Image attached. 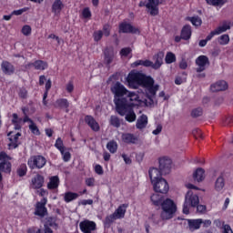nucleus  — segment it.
I'll return each mask as SVG.
<instances>
[{"label": "nucleus", "instance_id": "1", "mask_svg": "<svg viewBox=\"0 0 233 233\" xmlns=\"http://www.w3.org/2000/svg\"><path fill=\"white\" fill-rule=\"evenodd\" d=\"M111 92L114 94V103L116 112L119 116H126L125 119L128 123H134L137 119L134 106L140 103L139 95L136 92L128 91L123 84L116 82L112 87Z\"/></svg>", "mask_w": 233, "mask_h": 233}, {"label": "nucleus", "instance_id": "2", "mask_svg": "<svg viewBox=\"0 0 233 233\" xmlns=\"http://www.w3.org/2000/svg\"><path fill=\"white\" fill-rule=\"evenodd\" d=\"M127 83L129 88L136 89L139 88V86L146 88V92L149 99L155 97L157 90H159V85L154 86V78L150 76H145V75L136 71H131L128 74L127 77Z\"/></svg>", "mask_w": 233, "mask_h": 233}, {"label": "nucleus", "instance_id": "3", "mask_svg": "<svg viewBox=\"0 0 233 233\" xmlns=\"http://www.w3.org/2000/svg\"><path fill=\"white\" fill-rule=\"evenodd\" d=\"M160 206L162 208V211L160 213L161 219H172L174 218V215L176 214V211L177 210L176 203H174L172 199L167 198L162 202Z\"/></svg>", "mask_w": 233, "mask_h": 233}, {"label": "nucleus", "instance_id": "4", "mask_svg": "<svg viewBox=\"0 0 233 233\" xmlns=\"http://www.w3.org/2000/svg\"><path fill=\"white\" fill-rule=\"evenodd\" d=\"M199 205V197L192 190L187 191L186 198H185V202L183 205V214H189L190 213V207H198Z\"/></svg>", "mask_w": 233, "mask_h": 233}, {"label": "nucleus", "instance_id": "5", "mask_svg": "<svg viewBox=\"0 0 233 233\" xmlns=\"http://www.w3.org/2000/svg\"><path fill=\"white\" fill-rule=\"evenodd\" d=\"M127 208H128V204L120 205L113 214L106 218L105 225H112L116 219H123V218H125V214H127Z\"/></svg>", "mask_w": 233, "mask_h": 233}, {"label": "nucleus", "instance_id": "6", "mask_svg": "<svg viewBox=\"0 0 233 233\" xmlns=\"http://www.w3.org/2000/svg\"><path fill=\"white\" fill-rule=\"evenodd\" d=\"M27 165L31 170L35 168L41 169L46 165V158L41 155L34 156L28 159Z\"/></svg>", "mask_w": 233, "mask_h": 233}, {"label": "nucleus", "instance_id": "7", "mask_svg": "<svg viewBox=\"0 0 233 233\" xmlns=\"http://www.w3.org/2000/svg\"><path fill=\"white\" fill-rule=\"evenodd\" d=\"M10 157L5 152H0V171L5 172V174H10L12 172V163H10Z\"/></svg>", "mask_w": 233, "mask_h": 233}, {"label": "nucleus", "instance_id": "8", "mask_svg": "<svg viewBox=\"0 0 233 233\" xmlns=\"http://www.w3.org/2000/svg\"><path fill=\"white\" fill-rule=\"evenodd\" d=\"M46 203H48V199L46 198H43L41 201L35 204V216H38L39 218H45V216H47L48 209L46 208Z\"/></svg>", "mask_w": 233, "mask_h": 233}, {"label": "nucleus", "instance_id": "9", "mask_svg": "<svg viewBox=\"0 0 233 233\" xmlns=\"http://www.w3.org/2000/svg\"><path fill=\"white\" fill-rule=\"evenodd\" d=\"M158 163L161 174H164V176L170 174V170H172V159L170 157H162L158 159Z\"/></svg>", "mask_w": 233, "mask_h": 233}, {"label": "nucleus", "instance_id": "10", "mask_svg": "<svg viewBox=\"0 0 233 233\" xmlns=\"http://www.w3.org/2000/svg\"><path fill=\"white\" fill-rule=\"evenodd\" d=\"M152 185L155 192H158L159 194H167L170 190L168 182L165 178H160L158 181L153 182Z\"/></svg>", "mask_w": 233, "mask_h": 233}, {"label": "nucleus", "instance_id": "11", "mask_svg": "<svg viewBox=\"0 0 233 233\" xmlns=\"http://www.w3.org/2000/svg\"><path fill=\"white\" fill-rule=\"evenodd\" d=\"M147 12L153 17L159 15V0H147L146 5Z\"/></svg>", "mask_w": 233, "mask_h": 233}, {"label": "nucleus", "instance_id": "12", "mask_svg": "<svg viewBox=\"0 0 233 233\" xmlns=\"http://www.w3.org/2000/svg\"><path fill=\"white\" fill-rule=\"evenodd\" d=\"M119 32L122 34H136L137 35L141 34V31L137 27L127 22H122L119 25Z\"/></svg>", "mask_w": 233, "mask_h": 233}, {"label": "nucleus", "instance_id": "13", "mask_svg": "<svg viewBox=\"0 0 233 233\" xmlns=\"http://www.w3.org/2000/svg\"><path fill=\"white\" fill-rule=\"evenodd\" d=\"M79 227L81 232L83 233H92L95 232V230L97 228L96 222L88 219L80 222Z\"/></svg>", "mask_w": 233, "mask_h": 233}, {"label": "nucleus", "instance_id": "14", "mask_svg": "<svg viewBox=\"0 0 233 233\" xmlns=\"http://www.w3.org/2000/svg\"><path fill=\"white\" fill-rule=\"evenodd\" d=\"M196 65H197V72L199 74L201 72H205L207 69V66L210 65V60H208V56H199L196 59Z\"/></svg>", "mask_w": 233, "mask_h": 233}, {"label": "nucleus", "instance_id": "15", "mask_svg": "<svg viewBox=\"0 0 233 233\" xmlns=\"http://www.w3.org/2000/svg\"><path fill=\"white\" fill-rule=\"evenodd\" d=\"M8 148L9 150H13L14 148H17L19 147V137H21V133H14L9 132L8 133Z\"/></svg>", "mask_w": 233, "mask_h": 233}, {"label": "nucleus", "instance_id": "16", "mask_svg": "<svg viewBox=\"0 0 233 233\" xmlns=\"http://www.w3.org/2000/svg\"><path fill=\"white\" fill-rule=\"evenodd\" d=\"M43 185H45V177H43L42 175H36L32 178L30 187L34 190H37L39 188H42Z\"/></svg>", "mask_w": 233, "mask_h": 233}, {"label": "nucleus", "instance_id": "17", "mask_svg": "<svg viewBox=\"0 0 233 233\" xmlns=\"http://www.w3.org/2000/svg\"><path fill=\"white\" fill-rule=\"evenodd\" d=\"M85 123L88 125V127L93 130V132H99L101 130V127H99V123L92 116H85Z\"/></svg>", "mask_w": 233, "mask_h": 233}, {"label": "nucleus", "instance_id": "18", "mask_svg": "<svg viewBox=\"0 0 233 233\" xmlns=\"http://www.w3.org/2000/svg\"><path fill=\"white\" fill-rule=\"evenodd\" d=\"M148 174L151 184L159 181V179H163V177H161L163 175V173H161V169H157V167L150 168Z\"/></svg>", "mask_w": 233, "mask_h": 233}, {"label": "nucleus", "instance_id": "19", "mask_svg": "<svg viewBox=\"0 0 233 233\" xmlns=\"http://www.w3.org/2000/svg\"><path fill=\"white\" fill-rule=\"evenodd\" d=\"M1 70L5 76H12L15 72V67L8 61H3Z\"/></svg>", "mask_w": 233, "mask_h": 233}, {"label": "nucleus", "instance_id": "20", "mask_svg": "<svg viewBox=\"0 0 233 233\" xmlns=\"http://www.w3.org/2000/svg\"><path fill=\"white\" fill-rule=\"evenodd\" d=\"M26 68H35V70H46L48 64L43 60H36L33 63H28L25 66Z\"/></svg>", "mask_w": 233, "mask_h": 233}, {"label": "nucleus", "instance_id": "21", "mask_svg": "<svg viewBox=\"0 0 233 233\" xmlns=\"http://www.w3.org/2000/svg\"><path fill=\"white\" fill-rule=\"evenodd\" d=\"M227 88H228V84L225 80L218 81L210 86L211 92H223Z\"/></svg>", "mask_w": 233, "mask_h": 233}, {"label": "nucleus", "instance_id": "22", "mask_svg": "<svg viewBox=\"0 0 233 233\" xmlns=\"http://www.w3.org/2000/svg\"><path fill=\"white\" fill-rule=\"evenodd\" d=\"M65 8V4L61 0H55L52 4L51 12L54 15H60L61 12Z\"/></svg>", "mask_w": 233, "mask_h": 233}, {"label": "nucleus", "instance_id": "23", "mask_svg": "<svg viewBox=\"0 0 233 233\" xmlns=\"http://www.w3.org/2000/svg\"><path fill=\"white\" fill-rule=\"evenodd\" d=\"M104 63L106 65H112L114 57H116V53L112 48H106L104 51Z\"/></svg>", "mask_w": 233, "mask_h": 233}, {"label": "nucleus", "instance_id": "24", "mask_svg": "<svg viewBox=\"0 0 233 233\" xmlns=\"http://www.w3.org/2000/svg\"><path fill=\"white\" fill-rule=\"evenodd\" d=\"M201 223H203V218L187 219V225L191 232H194V230H199V228H201Z\"/></svg>", "mask_w": 233, "mask_h": 233}, {"label": "nucleus", "instance_id": "25", "mask_svg": "<svg viewBox=\"0 0 233 233\" xmlns=\"http://www.w3.org/2000/svg\"><path fill=\"white\" fill-rule=\"evenodd\" d=\"M163 57H165L163 52H159L153 56V59L155 61V63L153 64L154 70L161 68V65H163Z\"/></svg>", "mask_w": 233, "mask_h": 233}, {"label": "nucleus", "instance_id": "26", "mask_svg": "<svg viewBox=\"0 0 233 233\" xmlns=\"http://www.w3.org/2000/svg\"><path fill=\"white\" fill-rule=\"evenodd\" d=\"M147 125L148 116H147V115H142L137 118L136 127L138 128V130H143V128H147Z\"/></svg>", "mask_w": 233, "mask_h": 233}, {"label": "nucleus", "instance_id": "27", "mask_svg": "<svg viewBox=\"0 0 233 233\" xmlns=\"http://www.w3.org/2000/svg\"><path fill=\"white\" fill-rule=\"evenodd\" d=\"M56 108H66V112L68 113V106H70V103H68V99L66 98H59L55 102Z\"/></svg>", "mask_w": 233, "mask_h": 233}, {"label": "nucleus", "instance_id": "28", "mask_svg": "<svg viewBox=\"0 0 233 233\" xmlns=\"http://www.w3.org/2000/svg\"><path fill=\"white\" fill-rule=\"evenodd\" d=\"M59 187V177L53 176L49 178V182L47 183V188L49 190H56V188Z\"/></svg>", "mask_w": 233, "mask_h": 233}, {"label": "nucleus", "instance_id": "29", "mask_svg": "<svg viewBox=\"0 0 233 233\" xmlns=\"http://www.w3.org/2000/svg\"><path fill=\"white\" fill-rule=\"evenodd\" d=\"M122 141L124 143H127L128 145H134L137 141V137L134 136V134L125 133L122 135Z\"/></svg>", "mask_w": 233, "mask_h": 233}, {"label": "nucleus", "instance_id": "30", "mask_svg": "<svg viewBox=\"0 0 233 233\" xmlns=\"http://www.w3.org/2000/svg\"><path fill=\"white\" fill-rule=\"evenodd\" d=\"M193 177L195 181H198V183H201L203 179H205V169L198 167L193 174Z\"/></svg>", "mask_w": 233, "mask_h": 233}, {"label": "nucleus", "instance_id": "31", "mask_svg": "<svg viewBox=\"0 0 233 233\" xmlns=\"http://www.w3.org/2000/svg\"><path fill=\"white\" fill-rule=\"evenodd\" d=\"M191 35H192V28L190 27V25H185L181 31L182 39H184L185 41H187V39H190Z\"/></svg>", "mask_w": 233, "mask_h": 233}, {"label": "nucleus", "instance_id": "32", "mask_svg": "<svg viewBox=\"0 0 233 233\" xmlns=\"http://www.w3.org/2000/svg\"><path fill=\"white\" fill-rule=\"evenodd\" d=\"M77 198H79V194L77 193L68 191L64 194V201L66 203L75 201V199H77Z\"/></svg>", "mask_w": 233, "mask_h": 233}, {"label": "nucleus", "instance_id": "33", "mask_svg": "<svg viewBox=\"0 0 233 233\" xmlns=\"http://www.w3.org/2000/svg\"><path fill=\"white\" fill-rule=\"evenodd\" d=\"M223 188H225V178L220 176L215 181V190L217 192H221Z\"/></svg>", "mask_w": 233, "mask_h": 233}, {"label": "nucleus", "instance_id": "34", "mask_svg": "<svg viewBox=\"0 0 233 233\" xmlns=\"http://www.w3.org/2000/svg\"><path fill=\"white\" fill-rule=\"evenodd\" d=\"M227 30H230V24L224 22L222 25H219L215 29V33L217 35H219L221 34H224V32H227Z\"/></svg>", "mask_w": 233, "mask_h": 233}, {"label": "nucleus", "instance_id": "35", "mask_svg": "<svg viewBox=\"0 0 233 233\" xmlns=\"http://www.w3.org/2000/svg\"><path fill=\"white\" fill-rule=\"evenodd\" d=\"M21 121H23V118H19V116L16 113H14L12 123L15 125V130H21Z\"/></svg>", "mask_w": 233, "mask_h": 233}, {"label": "nucleus", "instance_id": "36", "mask_svg": "<svg viewBox=\"0 0 233 233\" xmlns=\"http://www.w3.org/2000/svg\"><path fill=\"white\" fill-rule=\"evenodd\" d=\"M151 201L155 207H159L163 203V197L159 194H153L151 196Z\"/></svg>", "mask_w": 233, "mask_h": 233}, {"label": "nucleus", "instance_id": "37", "mask_svg": "<svg viewBox=\"0 0 233 233\" xmlns=\"http://www.w3.org/2000/svg\"><path fill=\"white\" fill-rule=\"evenodd\" d=\"M228 0H206V3L208 5H210L211 6H224L227 5V2Z\"/></svg>", "mask_w": 233, "mask_h": 233}, {"label": "nucleus", "instance_id": "38", "mask_svg": "<svg viewBox=\"0 0 233 233\" xmlns=\"http://www.w3.org/2000/svg\"><path fill=\"white\" fill-rule=\"evenodd\" d=\"M106 148L111 154L117 152V142L111 140L106 144Z\"/></svg>", "mask_w": 233, "mask_h": 233}, {"label": "nucleus", "instance_id": "39", "mask_svg": "<svg viewBox=\"0 0 233 233\" xmlns=\"http://www.w3.org/2000/svg\"><path fill=\"white\" fill-rule=\"evenodd\" d=\"M218 42L222 46H225L226 45H228V43H230V36L228 35H222L218 37Z\"/></svg>", "mask_w": 233, "mask_h": 233}, {"label": "nucleus", "instance_id": "40", "mask_svg": "<svg viewBox=\"0 0 233 233\" xmlns=\"http://www.w3.org/2000/svg\"><path fill=\"white\" fill-rule=\"evenodd\" d=\"M27 171H28V168L26 167V164H22L18 167L16 170V174L17 176H19V177H23L26 176Z\"/></svg>", "mask_w": 233, "mask_h": 233}, {"label": "nucleus", "instance_id": "41", "mask_svg": "<svg viewBox=\"0 0 233 233\" xmlns=\"http://www.w3.org/2000/svg\"><path fill=\"white\" fill-rule=\"evenodd\" d=\"M187 21H190L193 26H201L203 24V20H201V17L199 16L188 17Z\"/></svg>", "mask_w": 233, "mask_h": 233}, {"label": "nucleus", "instance_id": "42", "mask_svg": "<svg viewBox=\"0 0 233 233\" xmlns=\"http://www.w3.org/2000/svg\"><path fill=\"white\" fill-rule=\"evenodd\" d=\"M165 61L167 65H172V63H176V55L172 52H167L165 57Z\"/></svg>", "mask_w": 233, "mask_h": 233}, {"label": "nucleus", "instance_id": "43", "mask_svg": "<svg viewBox=\"0 0 233 233\" xmlns=\"http://www.w3.org/2000/svg\"><path fill=\"white\" fill-rule=\"evenodd\" d=\"M55 147L59 152H63V150H66V147H65V144L63 143V139L61 137H58L56 140Z\"/></svg>", "mask_w": 233, "mask_h": 233}, {"label": "nucleus", "instance_id": "44", "mask_svg": "<svg viewBox=\"0 0 233 233\" xmlns=\"http://www.w3.org/2000/svg\"><path fill=\"white\" fill-rule=\"evenodd\" d=\"M110 125H112V127H115L116 128H119V127H121V120H119V117L116 116H111Z\"/></svg>", "mask_w": 233, "mask_h": 233}, {"label": "nucleus", "instance_id": "45", "mask_svg": "<svg viewBox=\"0 0 233 233\" xmlns=\"http://www.w3.org/2000/svg\"><path fill=\"white\" fill-rule=\"evenodd\" d=\"M60 154H61L62 159H63V161H65V163H68V161H70V159H72V155L70 154L69 151H66V149L60 151Z\"/></svg>", "mask_w": 233, "mask_h": 233}, {"label": "nucleus", "instance_id": "46", "mask_svg": "<svg viewBox=\"0 0 233 233\" xmlns=\"http://www.w3.org/2000/svg\"><path fill=\"white\" fill-rule=\"evenodd\" d=\"M29 130H31L32 134H34L35 136H41L39 127H37V125H35V123L34 122L29 125Z\"/></svg>", "mask_w": 233, "mask_h": 233}, {"label": "nucleus", "instance_id": "47", "mask_svg": "<svg viewBox=\"0 0 233 233\" xmlns=\"http://www.w3.org/2000/svg\"><path fill=\"white\" fill-rule=\"evenodd\" d=\"M28 10H30V8L28 7H24L22 9L15 10L12 12V15H23V14H25V12H28Z\"/></svg>", "mask_w": 233, "mask_h": 233}, {"label": "nucleus", "instance_id": "48", "mask_svg": "<svg viewBox=\"0 0 233 233\" xmlns=\"http://www.w3.org/2000/svg\"><path fill=\"white\" fill-rule=\"evenodd\" d=\"M82 15L85 19H88L92 17V12H90V8L88 7L84 8L82 11Z\"/></svg>", "mask_w": 233, "mask_h": 233}, {"label": "nucleus", "instance_id": "49", "mask_svg": "<svg viewBox=\"0 0 233 233\" xmlns=\"http://www.w3.org/2000/svg\"><path fill=\"white\" fill-rule=\"evenodd\" d=\"M203 115V109L201 107H198L196 109H194L191 113V116L193 117H199V116Z\"/></svg>", "mask_w": 233, "mask_h": 233}, {"label": "nucleus", "instance_id": "50", "mask_svg": "<svg viewBox=\"0 0 233 233\" xmlns=\"http://www.w3.org/2000/svg\"><path fill=\"white\" fill-rule=\"evenodd\" d=\"M19 97H21L22 99H26V97L28 96V91H26V88L22 87L19 90L18 93Z\"/></svg>", "mask_w": 233, "mask_h": 233}, {"label": "nucleus", "instance_id": "51", "mask_svg": "<svg viewBox=\"0 0 233 233\" xmlns=\"http://www.w3.org/2000/svg\"><path fill=\"white\" fill-rule=\"evenodd\" d=\"M94 40L95 41H101V39L103 38V31L99 30V31H96L93 35Z\"/></svg>", "mask_w": 233, "mask_h": 233}, {"label": "nucleus", "instance_id": "52", "mask_svg": "<svg viewBox=\"0 0 233 233\" xmlns=\"http://www.w3.org/2000/svg\"><path fill=\"white\" fill-rule=\"evenodd\" d=\"M131 52L132 49L130 47H125L120 50V56H122V57H127Z\"/></svg>", "mask_w": 233, "mask_h": 233}, {"label": "nucleus", "instance_id": "53", "mask_svg": "<svg viewBox=\"0 0 233 233\" xmlns=\"http://www.w3.org/2000/svg\"><path fill=\"white\" fill-rule=\"evenodd\" d=\"M22 34L24 35H30V34H32V27H30V25H24L22 28Z\"/></svg>", "mask_w": 233, "mask_h": 233}, {"label": "nucleus", "instance_id": "54", "mask_svg": "<svg viewBox=\"0 0 233 233\" xmlns=\"http://www.w3.org/2000/svg\"><path fill=\"white\" fill-rule=\"evenodd\" d=\"M66 90L68 92V94H72V92H74V82H68L66 86Z\"/></svg>", "mask_w": 233, "mask_h": 233}, {"label": "nucleus", "instance_id": "55", "mask_svg": "<svg viewBox=\"0 0 233 233\" xmlns=\"http://www.w3.org/2000/svg\"><path fill=\"white\" fill-rule=\"evenodd\" d=\"M95 172H96V174H98V176H103V174H104L103 167H101V165H99V164L96 165Z\"/></svg>", "mask_w": 233, "mask_h": 233}, {"label": "nucleus", "instance_id": "56", "mask_svg": "<svg viewBox=\"0 0 233 233\" xmlns=\"http://www.w3.org/2000/svg\"><path fill=\"white\" fill-rule=\"evenodd\" d=\"M233 124V116H229L228 117H226L225 121H224V125L226 127H232Z\"/></svg>", "mask_w": 233, "mask_h": 233}, {"label": "nucleus", "instance_id": "57", "mask_svg": "<svg viewBox=\"0 0 233 233\" xmlns=\"http://www.w3.org/2000/svg\"><path fill=\"white\" fill-rule=\"evenodd\" d=\"M86 185L87 187H94L96 185V179L94 177H89L86 179Z\"/></svg>", "mask_w": 233, "mask_h": 233}, {"label": "nucleus", "instance_id": "58", "mask_svg": "<svg viewBox=\"0 0 233 233\" xmlns=\"http://www.w3.org/2000/svg\"><path fill=\"white\" fill-rule=\"evenodd\" d=\"M201 225L204 228H208V227H210V225H212V220L210 219H202Z\"/></svg>", "mask_w": 233, "mask_h": 233}, {"label": "nucleus", "instance_id": "59", "mask_svg": "<svg viewBox=\"0 0 233 233\" xmlns=\"http://www.w3.org/2000/svg\"><path fill=\"white\" fill-rule=\"evenodd\" d=\"M102 33L104 34V35H106V37H108V35H110V25H104Z\"/></svg>", "mask_w": 233, "mask_h": 233}, {"label": "nucleus", "instance_id": "60", "mask_svg": "<svg viewBox=\"0 0 233 233\" xmlns=\"http://www.w3.org/2000/svg\"><path fill=\"white\" fill-rule=\"evenodd\" d=\"M187 67L188 64L187 63V60L182 59L179 63V68H181V70H187Z\"/></svg>", "mask_w": 233, "mask_h": 233}, {"label": "nucleus", "instance_id": "61", "mask_svg": "<svg viewBox=\"0 0 233 233\" xmlns=\"http://www.w3.org/2000/svg\"><path fill=\"white\" fill-rule=\"evenodd\" d=\"M94 204V200L92 199H84L81 200L79 205H83L84 207H86V205H93Z\"/></svg>", "mask_w": 233, "mask_h": 233}, {"label": "nucleus", "instance_id": "62", "mask_svg": "<svg viewBox=\"0 0 233 233\" xmlns=\"http://www.w3.org/2000/svg\"><path fill=\"white\" fill-rule=\"evenodd\" d=\"M122 157H123L126 165H131L132 164V159H130V157L127 156L126 154H123Z\"/></svg>", "mask_w": 233, "mask_h": 233}, {"label": "nucleus", "instance_id": "63", "mask_svg": "<svg viewBox=\"0 0 233 233\" xmlns=\"http://www.w3.org/2000/svg\"><path fill=\"white\" fill-rule=\"evenodd\" d=\"M196 207H197V210L200 213H203V212H205V210H207V206H205V205L198 204Z\"/></svg>", "mask_w": 233, "mask_h": 233}, {"label": "nucleus", "instance_id": "64", "mask_svg": "<svg viewBox=\"0 0 233 233\" xmlns=\"http://www.w3.org/2000/svg\"><path fill=\"white\" fill-rule=\"evenodd\" d=\"M223 230H224V233H233L232 228H230L229 225H224Z\"/></svg>", "mask_w": 233, "mask_h": 233}]
</instances>
